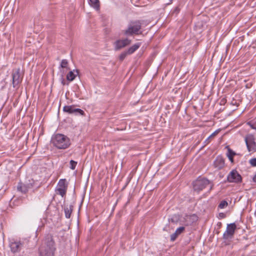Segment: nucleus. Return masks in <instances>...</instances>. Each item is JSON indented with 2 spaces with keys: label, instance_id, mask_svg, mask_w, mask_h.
<instances>
[{
  "label": "nucleus",
  "instance_id": "f257e3e1",
  "mask_svg": "<svg viewBox=\"0 0 256 256\" xmlns=\"http://www.w3.org/2000/svg\"><path fill=\"white\" fill-rule=\"evenodd\" d=\"M56 250V244L52 236L47 234L38 248L39 256H54Z\"/></svg>",
  "mask_w": 256,
  "mask_h": 256
},
{
  "label": "nucleus",
  "instance_id": "f03ea898",
  "mask_svg": "<svg viewBox=\"0 0 256 256\" xmlns=\"http://www.w3.org/2000/svg\"><path fill=\"white\" fill-rule=\"evenodd\" d=\"M52 142L58 149H66L70 145V139L66 136L56 134L52 138Z\"/></svg>",
  "mask_w": 256,
  "mask_h": 256
},
{
  "label": "nucleus",
  "instance_id": "7ed1b4c3",
  "mask_svg": "<svg viewBox=\"0 0 256 256\" xmlns=\"http://www.w3.org/2000/svg\"><path fill=\"white\" fill-rule=\"evenodd\" d=\"M194 190L198 192L203 190L208 186H210L209 192L213 188L214 184L208 180L204 178L198 177L193 183Z\"/></svg>",
  "mask_w": 256,
  "mask_h": 256
},
{
  "label": "nucleus",
  "instance_id": "20e7f679",
  "mask_svg": "<svg viewBox=\"0 0 256 256\" xmlns=\"http://www.w3.org/2000/svg\"><path fill=\"white\" fill-rule=\"evenodd\" d=\"M142 22L140 20L130 21L127 28L123 31L124 34L126 36L138 34L142 28Z\"/></svg>",
  "mask_w": 256,
  "mask_h": 256
},
{
  "label": "nucleus",
  "instance_id": "39448f33",
  "mask_svg": "<svg viewBox=\"0 0 256 256\" xmlns=\"http://www.w3.org/2000/svg\"><path fill=\"white\" fill-rule=\"evenodd\" d=\"M12 86L14 88H18L22 81V74L20 72V68H14L12 72Z\"/></svg>",
  "mask_w": 256,
  "mask_h": 256
},
{
  "label": "nucleus",
  "instance_id": "423d86ee",
  "mask_svg": "<svg viewBox=\"0 0 256 256\" xmlns=\"http://www.w3.org/2000/svg\"><path fill=\"white\" fill-rule=\"evenodd\" d=\"M242 176L236 170H232L228 175L226 180L230 183L239 184L242 182Z\"/></svg>",
  "mask_w": 256,
  "mask_h": 256
},
{
  "label": "nucleus",
  "instance_id": "0eeeda50",
  "mask_svg": "<svg viewBox=\"0 0 256 256\" xmlns=\"http://www.w3.org/2000/svg\"><path fill=\"white\" fill-rule=\"evenodd\" d=\"M236 229V226L235 223L228 224L226 226V231L223 234L222 238L226 240L232 239L234 236Z\"/></svg>",
  "mask_w": 256,
  "mask_h": 256
},
{
  "label": "nucleus",
  "instance_id": "6e6552de",
  "mask_svg": "<svg viewBox=\"0 0 256 256\" xmlns=\"http://www.w3.org/2000/svg\"><path fill=\"white\" fill-rule=\"evenodd\" d=\"M68 184L66 179H60L56 189L57 194L64 197L66 194L68 188Z\"/></svg>",
  "mask_w": 256,
  "mask_h": 256
},
{
  "label": "nucleus",
  "instance_id": "1a4fd4ad",
  "mask_svg": "<svg viewBox=\"0 0 256 256\" xmlns=\"http://www.w3.org/2000/svg\"><path fill=\"white\" fill-rule=\"evenodd\" d=\"M130 42L131 40L128 38L117 40L114 43V50H119L126 46H128L130 44Z\"/></svg>",
  "mask_w": 256,
  "mask_h": 256
},
{
  "label": "nucleus",
  "instance_id": "9d476101",
  "mask_svg": "<svg viewBox=\"0 0 256 256\" xmlns=\"http://www.w3.org/2000/svg\"><path fill=\"white\" fill-rule=\"evenodd\" d=\"M10 248L11 252L12 253H16L19 252L22 248L23 246V244L20 241H16L12 242L10 244Z\"/></svg>",
  "mask_w": 256,
  "mask_h": 256
},
{
  "label": "nucleus",
  "instance_id": "9b49d317",
  "mask_svg": "<svg viewBox=\"0 0 256 256\" xmlns=\"http://www.w3.org/2000/svg\"><path fill=\"white\" fill-rule=\"evenodd\" d=\"M246 143L249 152L256 150V142H254L253 138L250 137L248 139L246 138Z\"/></svg>",
  "mask_w": 256,
  "mask_h": 256
},
{
  "label": "nucleus",
  "instance_id": "f8f14e48",
  "mask_svg": "<svg viewBox=\"0 0 256 256\" xmlns=\"http://www.w3.org/2000/svg\"><path fill=\"white\" fill-rule=\"evenodd\" d=\"M214 166L218 170L222 168L224 166V160L222 156H218L214 162Z\"/></svg>",
  "mask_w": 256,
  "mask_h": 256
},
{
  "label": "nucleus",
  "instance_id": "ddd939ff",
  "mask_svg": "<svg viewBox=\"0 0 256 256\" xmlns=\"http://www.w3.org/2000/svg\"><path fill=\"white\" fill-rule=\"evenodd\" d=\"M184 226H180L178 228L176 232L170 235V240L172 242L174 241L178 236L181 234L184 231Z\"/></svg>",
  "mask_w": 256,
  "mask_h": 256
},
{
  "label": "nucleus",
  "instance_id": "4468645a",
  "mask_svg": "<svg viewBox=\"0 0 256 256\" xmlns=\"http://www.w3.org/2000/svg\"><path fill=\"white\" fill-rule=\"evenodd\" d=\"M30 188V186L28 184H25L22 182L18 183L17 187L18 190L24 194L26 193Z\"/></svg>",
  "mask_w": 256,
  "mask_h": 256
},
{
  "label": "nucleus",
  "instance_id": "2eb2a0df",
  "mask_svg": "<svg viewBox=\"0 0 256 256\" xmlns=\"http://www.w3.org/2000/svg\"><path fill=\"white\" fill-rule=\"evenodd\" d=\"M74 206L70 205L69 206H66L64 208V212L65 214V216L67 218H70L71 214L73 210Z\"/></svg>",
  "mask_w": 256,
  "mask_h": 256
},
{
  "label": "nucleus",
  "instance_id": "dca6fc26",
  "mask_svg": "<svg viewBox=\"0 0 256 256\" xmlns=\"http://www.w3.org/2000/svg\"><path fill=\"white\" fill-rule=\"evenodd\" d=\"M226 148H228L226 156L230 162L232 163L234 162V156L236 155V153L230 148L228 146H226Z\"/></svg>",
  "mask_w": 256,
  "mask_h": 256
},
{
  "label": "nucleus",
  "instance_id": "f3484780",
  "mask_svg": "<svg viewBox=\"0 0 256 256\" xmlns=\"http://www.w3.org/2000/svg\"><path fill=\"white\" fill-rule=\"evenodd\" d=\"M141 46V43L138 42L130 46L126 51L128 54H133L136 50Z\"/></svg>",
  "mask_w": 256,
  "mask_h": 256
},
{
  "label": "nucleus",
  "instance_id": "a211bd4d",
  "mask_svg": "<svg viewBox=\"0 0 256 256\" xmlns=\"http://www.w3.org/2000/svg\"><path fill=\"white\" fill-rule=\"evenodd\" d=\"M76 74H74V72L70 71L66 76V79L68 81H72L76 78V74H78V70L76 72Z\"/></svg>",
  "mask_w": 256,
  "mask_h": 256
},
{
  "label": "nucleus",
  "instance_id": "6ab92c4d",
  "mask_svg": "<svg viewBox=\"0 0 256 256\" xmlns=\"http://www.w3.org/2000/svg\"><path fill=\"white\" fill-rule=\"evenodd\" d=\"M238 98V99H236L234 97H230V104L233 106H238L240 103L241 102V100L240 98V97H236Z\"/></svg>",
  "mask_w": 256,
  "mask_h": 256
},
{
  "label": "nucleus",
  "instance_id": "aec40b11",
  "mask_svg": "<svg viewBox=\"0 0 256 256\" xmlns=\"http://www.w3.org/2000/svg\"><path fill=\"white\" fill-rule=\"evenodd\" d=\"M88 3L91 6L96 8V10L99 9L100 4L98 0H88Z\"/></svg>",
  "mask_w": 256,
  "mask_h": 256
},
{
  "label": "nucleus",
  "instance_id": "412c9836",
  "mask_svg": "<svg viewBox=\"0 0 256 256\" xmlns=\"http://www.w3.org/2000/svg\"><path fill=\"white\" fill-rule=\"evenodd\" d=\"M74 106H65L63 108V111L70 114L74 113Z\"/></svg>",
  "mask_w": 256,
  "mask_h": 256
},
{
  "label": "nucleus",
  "instance_id": "4be33fe9",
  "mask_svg": "<svg viewBox=\"0 0 256 256\" xmlns=\"http://www.w3.org/2000/svg\"><path fill=\"white\" fill-rule=\"evenodd\" d=\"M74 113L76 115H81V116H85V113L84 111L80 108H74Z\"/></svg>",
  "mask_w": 256,
  "mask_h": 256
},
{
  "label": "nucleus",
  "instance_id": "5701e85b",
  "mask_svg": "<svg viewBox=\"0 0 256 256\" xmlns=\"http://www.w3.org/2000/svg\"><path fill=\"white\" fill-rule=\"evenodd\" d=\"M244 86L246 88H250L252 86V80H244Z\"/></svg>",
  "mask_w": 256,
  "mask_h": 256
},
{
  "label": "nucleus",
  "instance_id": "b1692460",
  "mask_svg": "<svg viewBox=\"0 0 256 256\" xmlns=\"http://www.w3.org/2000/svg\"><path fill=\"white\" fill-rule=\"evenodd\" d=\"M128 54L127 53V51L122 52L119 56L120 60L121 62L122 61Z\"/></svg>",
  "mask_w": 256,
  "mask_h": 256
},
{
  "label": "nucleus",
  "instance_id": "393cba45",
  "mask_svg": "<svg viewBox=\"0 0 256 256\" xmlns=\"http://www.w3.org/2000/svg\"><path fill=\"white\" fill-rule=\"evenodd\" d=\"M228 205V202L226 200H222L220 202V204L218 205V208H224L225 207L227 206Z\"/></svg>",
  "mask_w": 256,
  "mask_h": 256
},
{
  "label": "nucleus",
  "instance_id": "a878e982",
  "mask_svg": "<svg viewBox=\"0 0 256 256\" xmlns=\"http://www.w3.org/2000/svg\"><path fill=\"white\" fill-rule=\"evenodd\" d=\"M68 66V62L66 60H62L60 63V66L62 68H67Z\"/></svg>",
  "mask_w": 256,
  "mask_h": 256
},
{
  "label": "nucleus",
  "instance_id": "bb28decb",
  "mask_svg": "<svg viewBox=\"0 0 256 256\" xmlns=\"http://www.w3.org/2000/svg\"><path fill=\"white\" fill-rule=\"evenodd\" d=\"M70 169H72V170H75L76 166L77 164V162L74 160H70Z\"/></svg>",
  "mask_w": 256,
  "mask_h": 256
},
{
  "label": "nucleus",
  "instance_id": "cd10ccee",
  "mask_svg": "<svg viewBox=\"0 0 256 256\" xmlns=\"http://www.w3.org/2000/svg\"><path fill=\"white\" fill-rule=\"evenodd\" d=\"M227 102V100L226 98L225 97L222 98L219 102V104L220 105L222 106L224 105Z\"/></svg>",
  "mask_w": 256,
  "mask_h": 256
},
{
  "label": "nucleus",
  "instance_id": "c85d7f7f",
  "mask_svg": "<svg viewBox=\"0 0 256 256\" xmlns=\"http://www.w3.org/2000/svg\"><path fill=\"white\" fill-rule=\"evenodd\" d=\"M250 164L253 166H256V158H253L250 160Z\"/></svg>",
  "mask_w": 256,
  "mask_h": 256
},
{
  "label": "nucleus",
  "instance_id": "c756f323",
  "mask_svg": "<svg viewBox=\"0 0 256 256\" xmlns=\"http://www.w3.org/2000/svg\"><path fill=\"white\" fill-rule=\"evenodd\" d=\"M218 134V131L216 130L206 140H208L210 138H211L212 136H214L216 134Z\"/></svg>",
  "mask_w": 256,
  "mask_h": 256
},
{
  "label": "nucleus",
  "instance_id": "7c9ffc66",
  "mask_svg": "<svg viewBox=\"0 0 256 256\" xmlns=\"http://www.w3.org/2000/svg\"><path fill=\"white\" fill-rule=\"evenodd\" d=\"M219 216L220 218H224L226 217V214L223 212H220L219 214Z\"/></svg>",
  "mask_w": 256,
  "mask_h": 256
},
{
  "label": "nucleus",
  "instance_id": "2f4dec72",
  "mask_svg": "<svg viewBox=\"0 0 256 256\" xmlns=\"http://www.w3.org/2000/svg\"><path fill=\"white\" fill-rule=\"evenodd\" d=\"M252 180H253V181L256 183V174H255V175L254 176L253 178H252Z\"/></svg>",
  "mask_w": 256,
  "mask_h": 256
},
{
  "label": "nucleus",
  "instance_id": "473e14b6",
  "mask_svg": "<svg viewBox=\"0 0 256 256\" xmlns=\"http://www.w3.org/2000/svg\"><path fill=\"white\" fill-rule=\"evenodd\" d=\"M66 99H67L68 100H70V102H72V98H70L69 97L66 96Z\"/></svg>",
  "mask_w": 256,
  "mask_h": 256
}]
</instances>
